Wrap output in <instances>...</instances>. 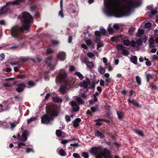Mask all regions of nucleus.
Wrapping results in <instances>:
<instances>
[{"label": "nucleus", "instance_id": "1", "mask_svg": "<svg viewBox=\"0 0 158 158\" xmlns=\"http://www.w3.org/2000/svg\"><path fill=\"white\" fill-rule=\"evenodd\" d=\"M141 3L140 0H105L103 11L108 16H127L131 14V8L139 6Z\"/></svg>", "mask_w": 158, "mask_h": 158}, {"label": "nucleus", "instance_id": "2", "mask_svg": "<svg viewBox=\"0 0 158 158\" xmlns=\"http://www.w3.org/2000/svg\"><path fill=\"white\" fill-rule=\"evenodd\" d=\"M21 20L23 22L22 25L20 27L18 25L14 26L11 30L12 36L18 39L21 38L20 34L22 32L29 29L30 24L32 21L33 18L29 13L25 11L22 13Z\"/></svg>", "mask_w": 158, "mask_h": 158}, {"label": "nucleus", "instance_id": "3", "mask_svg": "<svg viewBox=\"0 0 158 158\" xmlns=\"http://www.w3.org/2000/svg\"><path fill=\"white\" fill-rule=\"evenodd\" d=\"M56 84L57 83H64L65 86H61L59 90L60 92L64 94L66 92V90L68 89V86L70 85L71 82L67 79V75L64 70H61L60 72L56 81Z\"/></svg>", "mask_w": 158, "mask_h": 158}, {"label": "nucleus", "instance_id": "4", "mask_svg": "<svg viewBox=\"0 0 158 158\" xmlns=\"http://www.w3.org/2000/svg\"><path fill=\"white\" fill-rule=\"evenodd\" d=\"M89 152L92 155L95 156L96 158H111L108 150L104 149L103 151L102 149L99 147H93L91 148Z\"/></svg>", "mask_w": 158, "mask_h": 158}, {"label": "nucleus", "instance_id": "5", "mask_svg": "<svg viewBox=\"0 0 158 158\" xmlns=\"http://www.w3.org/2000/svg\"><path fill=\"white\" fill-rule=\"evenodd\" d=\"M58 114V112L56 108H52L49 109L47 114L41 117V122L42 123L48 124L53 120L54 117Z\"/></svg>", "mask_w": 158, "mask_h": 158}, {"label": "nucleus", "instance_id": "6", "mask_svg": "<svg viewBox=\"0 0 158 158\" xmlns=\"http://www.w3.org/2000/svg\"><path fill=\"white\" fill-rule=\"evenodd\" d=\"M69 104L71 106L74 112H76L79 110V107L77 102L75 101H72L70 102Z\"/></svg>", "mask_w": 158, "mask_h": 158}, {"label": "nucleus", "instance_id": "7", "mask_svg": "<svg viewBox=\"0 0 158 158\" xmlns=\"http://www.w3.org/2000/svg\"><path fill=\"white\" fill-rule=\"evenodd\" d=\"M17 86V87L16 89V90L18 93L23 91L24 88L26 87V85L24 83H22L18 84Z\"/></svg>", "mask_w": 158, "mask_h": 158}, {"label": "nucleus", "instance_id": "8", "mask_svg": "<svg viewBox=\"0 0 158 158\" xmlns=\"http://www.w3.org/2000/svg\"><path fill=\"white\" fill-rule=\"evenodd\" d=\"M57 58L61 61H64L66 59V54L65 52H61L57 54Z\"/></svg>", "mask_w": 158, "mask_h": 158}, {"label": "nucleus", "instance_id": "9", "mask_svg": "<svg viewBox=\"0 0 158 158\" xmlns=\"http://www.w3.org/2000/svg\"><path fill=\"white\" fill-rule=\"evenodd\" d=\"M25 0H15L14 1L8 2L6 3L5 6H8L10 5H17L21 2H24Z\"/></svg>", "mask_w": 158, "mask_h": 158}, {"label": "nucleus", "instance_id": "10", "mask_svg": "<svg viewBox=\"0 0 158 158\" xmlns=\"http://www.w3.org/2000/svg\"><path fill=\"white\" fill-rule=\"evenodd\" d=\"M6 6L5 5L0 8V15L5 14L10 11V9L6 7Z\"/></svg>", "mask_w": 158, "mask_h": 158}, {"label": "nucleus", "instance_id": "11", "mask_svg": "<svg viewBox=\"0 0 158 158\" xmlns=\"http://www.w3.org/2000/svg\"><path fill=\"white\" fill-rule=\"evenodd\" d=\"M29 135V132L27 131H24L22 134V136L20 138V140L24 142L26 141L27 139V136Z\"/></svg>", "mask_w": 158, "mask_h": 158}, {"label": "nucleus", "instance_id": "12", "mask_svg": "<svg viewBox=\"0 0 158 158\" xmlns=\"http://www.w3.org/2000/svg\"><path fill=\"white\" fill-rule=\"evenodd\" d=\"M96 43L97 44V49L98 50L99 48L103 46V42L99 39H97L95 41Z\"/></svg>", "mask_w": 158, "mask_h": 158}, {"label": "nucleus", "instance_id": "13", "mask_svg": "<svg viewBox=\"0 0 158 158\" xmlns=\"http://www.w3.org/2000/svg\"><path fill=\"white\" fill-rule=\"evenodd\" d=\"M128 101L131 103H133L134 105H135L137 107H140L141 106L139 105L138 102H136L135 100L132 99H131V98H129L128 99Z\"/></svg>", "mask_w": 158, "mask_h": 158}, {"label": "nucleus", "instance_id": "14", "mask_svg": "<svg viewBox=\"0 0 158 158\" xmlns=\"http://www.w3.org/2000/svg\"><path fill=\"white\" fill-rule=\"evenodd\" d=\"M104 77L106 82L107 83H110L111 78L110 77V74L108 73H105L104 74Z\"/></svg>", "mask_w": 158, "mask_h": 158}, {"label": "nucleus", "instance_id": "15", "mask_svg": "<svg viewBox=\"0 0 158 158\" xmlns=\"http://www.w3.org/2000/svg\"><path fill=\"white\" fill-rule=\"evenodd\" d=\"M90 81L88 79L87 80V82L86 81H84L83 82L82 84L81 85L82 87L85 88H86L88 87L89 85H90Z\"/></svg>", "mask_w": 158, "mask_h": 158}, {"label": "nucleus", "instance_id": "16", "mask_svg": "<svg viewBox=\"0 0 158 158\" xmlns=\"http://www.w3.org/2000/svg\"><path fill=\"white\" fill-rule=\"evenodd\" d=\"M85 41L86 44L88 46H90L92 49L94 48V45L90 40H85Z\"/></svg>", "mask_w": 158, "mask_h": 158}, {"label": "nucleus", "instance_id": "17", "mask_svg": "<svg viewBox=\"0 0 158 158\" xmlns=\"http://www.w3.org/2000/svg\"><path fill=\"white\" fill-rule=\"evenodd\" d=\"M81 119L78 118H76L75 120L73 121V126L74 127H78L79 124V123L81 122Z\"/></svg>", "mask_w": 158, "mask_h": 158}, {"label": "nucleus", "instance_id": "18", "mask_svg": "<svg viewBox=\"0 0 158 158\" xmlns=\"http://www.w3.org/2000/svg\"><path fill=\"white\" fill-rule=\"evenodd\" d=\"M144 33V30L143 29H139L136 34V36L138 37H141Z\"/></svg>", "mask_w": 158, "mask_h": 158}, {"label": "nucleus", "instance_id": "19", "mask_svg": "<svg viewBox=\"0 0 158 158\" xmlns=\"http://www.w3.org/2000/svg\"><path fill=\"white\" fill-rule=\"evenodd\" d=\"M63 0H60V7L61 8V10L59 11V15H60L61 17H64V15H63Z\"/></svg>", "mask_w": 158, "mask_h": 158}, {"label": "nucleus", "instance_id": "20", "mask_svg": "<svg viewBox=\"0 0 158 158\" xmlns=\"http://www.w3.org/2000/svg\"><path fill=\"white\" fill-rule=\"evenodd\" d=\"M53 101L55 102L58 103H61L62 102V99L60 97H53L52 98Z\"/></svg>", "mask_w": 158, "mask_h": 158}, {"label": "nucleus", "instance_id": "21", "mask_svg": "<svg viewBox=\"0 0 158 158\" xmlns=\"http://www.w3.org/2000/svg\"><path fill=\"white\" fill-rule=\"evenodd\" d=\"M102 121L106 122L104 119H98L95 120V122L96 123V125L98 126H101L102 125Z\"/></svg>", "mask_w": 158, "mask_h": 158}, {"label": "nucleus", "instance_id": "22", "mask_svg": "<svg viewBox=\"0 0 158 158\" xmlns=\"http://www.w3.org/2000/svg\"><path fill=\"white\" fill-rule=\"evenodd\" d=\"M75 99L80 104H83L84 103V101L81 98L78 96H75L74 97Z\"/></svg>", "mask_w": 158, "mask_h": 158}, {"label": "nucleus", "instance_id": "23", "mask_svg": "<svg viewBox=\"0 0 158 158\" xmlns=\"http://www.w3.org/2000/svg\"><path fill=\"white\" fill-rule=\"evenodd\" d=\"M98 70L101 74H104L105 72V69L101 66H99L98 68Z\"/></svg>", "mask_w": 158, "mask_h": 158}, {"label": "nucleus", "instance_id": "24", "mask_svg": "<svg viewBox=\"0 0 158 158\" xmlns=\"http://www.w3.org/2000/svg\"><path fill=\"white\" fill-rule=\"evenodd\" d=\"M137 57L136 56H132L130 59V60L133 63L136 64H137Z\"/></svg>", "mask_w": 158, "mask_h": 158}, {"label": "nucleus", "instance_id": "25", "mask_svg": "<svg viewBox=\"0 0 158 158\" xmlns=\"http://www.w3.org/2000/svg\"><path fill=\"white\" fill-rule=\"evenodd\" d=\"M119 37L118 36H115L111 37L110 39V40L112 42L117 43L119 40Z\"/></svg>", "mask_w": 158, "mask_h": 158}, {"label": "nucleus", "instance_id": "26", "mask_svg": "<svg viewBox=\"0 0 158 158\" xmlns=\"http://www.w3.org/2000/svg\"><path fill=\"white\" fill-rule=\"evenodd\" d=\"M135 80L138 85H141V79L140 77L139 76H136Z\"/></svg>", "mask_w": 158, "mask_h": 158}, {"label": "nucleus", "instance_id": "27", "mask_svg": "<svg viewBox=\"0 0 158 158\" xmlns=\"http://www.w3.org/2000/svg\"><path fill=\"white\" fill-rule=\"evenodd\" d=\"M95 135L99 137L100 138H104L105 137L104 135L98 131H96L95 133Z\"/></svg>", "mask_w": 158, "mask_h": 158}, {"label": "nucleus", "instance_id": "28", "mask_svg": "<svg viewBox=\"0 0 158 158\" xmlns=\"http://www.w3.org/2000/svg\"><path fill=\"white\" fill-rule=\"evenodd\" d=\"M75 75L77 76L81 80H83L84 77L80 72H75Z\"/></svg>", "mask_w": 158, "mask_h": 158}, {"label": "nucleus", "instance_id": "29", "mask_svg": "<svg viewBox=\"0 0 158 158\" xmlns=\"http://www.w3.org/2000/svg\"><path fill=\"white\" fill-rule=\"evenodd\" d=\"M86 64L87 66L90 68H92L94 66V64L92 62H84Z\"/></svg>", "mask_w": 158, "mask_h": 158}, {"label": "nucleus", "instance_id": "30", "mask_svg": "<svg viewBox=\"0 0 158 158\" xmlns=\"http://www.w3.org/2000/svg\"><path fill=\"white\" fill-rule=\"evenodd\" d=\"M52 59V56H50L47 57L46 60V63L47 64L48 66L51 65V63Z\"/></svg>", "mask_w": 158, "mask_h": 158}, {"label": "nucleus", "instance_id": "31", "mask_svg": "<svg viewBox=\"0 0 158 158\" xmlns=\"http://www.w3.org/2000/svg\"><path fill=\"white\" fill-rule=\"evenodd\" d=\"M149 46L150 48H152L154 47L153 45L154 40L152 38H150L149 40Z\"/></svg>", "mask_w": 158, "mask_h": 158}, {"label": "nucleus", "instance_id": "32", "mask_svg": "<svg viewBox=\"0 0 158 158\" xmlns=\"http://www.w3.org/2000/svg\"><path fill=\"white\" fill-rule=\"evenodd\" d=\"M27 84L28 85L27 86V87L28 88H30L34 86L35 84L32 81H30L27 82Z\"/></svg>", "mask_w": 158, "mask_h": 158}, {"label": "nucleus", "instance_id": "33", "mask_svg": "<svg viewBox=\"0 0 158 158\" xmlns=\"http://www.w3.org/2000/svg\"><path fill=\"white\" fill-rule=\"evenodd\" d=\"M88 56L91 59H95V56L94 54L91 52H89L87 54Z\"/></svg>", "mask_w": 158, "mask_h": 158}, {"label": "nucleus", "instance_id": "34", "mask_svg": "<svg viewBox=\"0 0 158 158\" xmlns=\"http://www.w3.org/2000/svg\"><path fill=\"white\" fill-rule=\"evenodd\" d=\"M81 156L84 158H89V155L88 153L86 152H83L81 153Z\"/></svg>", "mask_w": 158, "mask_h": 158}, {"label": "nucleus", "instance_id": "35", "mask_svg": "<svg viewBox=\"0 0 158 158\" xmlns=\"http://www.w3.org/2000/svg\"><path fill=\"white\" fill-rule=\"evenodd\" d=\"M60 155L62 156H66V153L65 151L62 149H61L59 152Z\"/></svg>", "mask_w": 158, "mask_h": 158}, {"label": "nucleus", "instance_id": "36", "mask_svg": "<svg viewBox=\"0 0 158 158\" xmlns=\"http://www.w3.org/2000/svg\"><path fill=\"white\" fill-rule=\"evenodd\" d=\"M109 27H108V31L110 33H112L114 32V30L113 27H111V25L110 24Z\"/></svg>", "mask_w": 158, "mask_h": 158}, {"label": "nucleus", "instance_id": "37", "mask_svg": "<svg viewBox=\"0 0 158 158\" xmlns=\"http://www.w3.org/2000/svg\"><path fill=\"white\" fill-rule=\"evenodd\" d=\"M122 54L124 56H127L129 54V52L125 49H123L122 50Z\"/></svg>", "mask_w": 158, "mask_h": 158}, {"label": "nucleus", "instance_id": "38", "mask_svg": "<svg viewBox=\"0 0 158 158\" xmlns=\"http://www.w3.org/2000/svg\"><path fill=\"white\" fill-rule=\"evenodd\" d=\"M36 119V117H32L27 120V122L28 123H29L35 120Z\"/></svg>", "mask_w": 158, "mask_h": 158}, {"label": "nucleus", "instance_id": "39", "mask_svg": "<svg viewBox=\"0 0 158 158\" xmlns=\"http://www.w3.org/2000/svg\"><path fill=\"white\" fill-rule=\"evenodd\" d=\"M62 132L61 131L57 130L56 131V134L57 137H60L62 136Z\"/></svg>", "mask_w": 158, "mask_h": 158}, {"label": "nucleus", "instance_id": "40", "mask_svg": "<svg viewBox=\"0 0 158 158\" xmlns=\"http://www.w3.org/2000/svg\"><path fill=\"white\" fill-rule=\"evenodd\" d=\"M117 49L118 50H123V46L122 44H118L116 46Z\"/></svg>", "mask_w": 158, "mask_h": 158}, {"label": "nucleus", "instance_id": "41", "mask_svg": "<svg viewBox=\"0 0 158 158\" xmlns=\"http://www.w3.org/2000/svg\"><path fill=\"white\" fill-rule=\"evenodd\" d=\"M135 132L137 134L139 135H140L141 136H143V132L140 130L138 129H136L135 130Z\"/></svg>", "mask_w": 158, "mask_h": 158}, {"label": "nucleus", "instance_id": "42", "mask_svg": "<svg viewBox=\"0 0 158 158\" xmlns=\"http://www.w3.org/2000/svg\"><path fill=\"white\" fill-rule=\"evenodd\" d=\"M19 45L14 46L9 48V49L11 50H15L19 48Z\"/></svg>", "mask_w": 158, "mask_h": 158}, {"label": "nucleus", "instance_id": "43", "mask_svg": "<svg viewBox=\"0 0 158 158\" xmlns=\"http://www.w3.org/2000/svg\"><path fill=\"white\" fill-rule=\"evenodd\" d=\"M95 35L98 37H100L102 36V34L100 32L98 31H95Z\"/></svg>", "mask_w": 158, "mask_h": 158}, {"label": "nucleus", "instance_id": "44", "mask_svg": "<svg viewBox=\"0 0 158 158\" xmlns=\"http://www.w3.org/2000/svg\"><path fill=\"white\" fill-rule=\"evenodd\" d=\"M157 14V12L156 10H152L151 11V13L149 14L148 16L149 17H151L152 15Z\"/></svg>", "mask_w": 158, "mask_h": 158}, {"label": "nucleus", "instance_id": "45", "mask_svg": "<svg viewBox=\"0 0 158 158\" xmlns=\"http://www.w3.org/2000/svg\"><path fill=\"white\" fill-rule=\"evenodd\" d=\"M123 43L124 45L127 46H128L130 45V42L129 40H126L123 41Z\"/></svg>", "mask_w": 158, "mask_h": 158}, {"label": "nucleus", "instance_id": "46", "mask_svg": "<svg viewBox=\"0 0 158 158\" xmlns=\"http://www.w3.org/2000/svg\"><path fill=\"white\" fill-rule=\"evenodd\" d=\"M146 78H147L148 81L150 79L153 78L152 75L150 73H148L147 74Z\"/></svg>", "mask_w": 158, "mask_h": 158}, {"label": "nucleus", "instance_id": "47", "mask_svg": "<svg viewBox=\"0 0 158 158\" xmlns=\"http://www.w3.org/2000/svg\"><path fill=\"white\" fill-rule=\"evenodd\" d=\"M117 114L118 115V118L120 119H122L123 118V115L122 113L120 112H118L117 111Z\"/></svg>", "mask_w": 158, "mask_h": 158}, {"label": "nucleus", "instance_id": "48", "mask_svg": "<svg viewBox=\"0 0 158 158\" xmlns=\"http://www.w3.org/2000/svg\"><path fill=\"white\" fill-rule=\"evenodd\" d=\"M151 23L149 22L146 23L145 25V28H149L151 27Z\"/></svg>", "mask_w": 158, "mask_h": 158}, {"label": "nucleus", "instance_id": "49", "mask_svg": "<svg viewBox=\"0 0 158 158\" xmlns=\"http://www.w3.org/2000/svg\"><path fill=\"white\" fill-rule=\"evenodd\" d=\"M100 31L101 32L103 35H105L106 33V30L103 28H100Z\"/></svg>", "mask_w": 158, "mask_h": 158}, {"label": "nucleus", "instance_id": "50", "mask_svg": "<svg viewBox=\"0 0 158 158\" xmlns=\"http://www.w3.org/2000/svg\"><path fill=\"white\" fill-rule=\"evenodd\" d=\"M36 59H37V61L38 62V63H40L43 60L41 58V57L40 56H36Z\"/></svg>", "mask_w": 158, "mask_h": 158}, {"label": "nucleus", "instance_id": "51", "mask_svg": "<svg viewBox=\"0 0 158 158\" xmlns=\"http://www.w3.org/2000/svg\"><path fill=\"white\" fill-rule=\"evenodd\" d=\"M136 43V44H137L138 45L140 46L142 44V41L141 40L138 39L137 40Z\"/></svg>", "mask_w": 158, "mask_h": 158}, {"label": "nucleus", "instance_id": "52", "mask_svg": "<svg viewBox=\"0 0 158 158\" xmlns=\"http://www.w3.org/2000/svg\"><path fill=\"white\" fill-rule=\"evenodd\" d=\"M52 44L54 45H57L60 43V42L56 40H52Z\"/></svg>", "mask_w": 158, "mask_h": 158}, {"label": "nucleus", "instance_id": "53", "mask_svg": "<svg viewBox=\"0 0 158 158\" xmlns=\"http://www.w3.org/2000/svg\"><path fill=\"white\" fill-rule=\"evenodd\" d=\"M25 146V144L24 143L22 142H19L18 144V148H19L22 147V146Z\"/></svg>", "mask_w": 158, "mask_h": 158}, {"label": "nucleus", "instance_id": "54", "mask_svg": "<svg viewBox=\"0 0 158 158\" xmlns=\"http://www.w3.org/2000/svg\"><path fill=\"white\" fill-rule=\"evenodd\" d=\"M53 52V50L52 49L50 48H48L47 49L46 51V53L50 54L52 53Z\"/></svg>", "mask_w": 158, "mask_h": 158}, {"label": "nucleus", "instance_id": "55", "mask_svg": "<svg viewBox=\"0 0 158 158\" xmlns=\"http://www.w3.org/2000/svg\"><path fill=\"white\" fill-rule=\"evenodd\" d=\"M73 156L75 158H81L79 154L77 153H74L73 155Z\"/></svg>", "mask_w": 158, "mask_h": 158}, {"label": "nucleus", "instance_id": "56", "mask_svg": "<svg viewBox=\"0 0 158 158\" xmlns=\"http://www.w3.org/2000/svg\"><path fill=\"white\" fill-rule=\"evenodd\" d=\"M113 27L114 28V29L118 30L119 29V27L118 24L115 23L113 26Z\"/></svg>", "mask_w": 158, "mask_h": 158}, {"label": "nucleus", "instance_id": "57", "mask_svg": "<svg viewBox=\"0 0 158 158\" xmlns=\"http://www.w3.org/2000/svg\"><path fill=\"white\" fill-rule=\"evenodd\" d=\"M130 44L132 47H135L136 46V43L134 41H132L130 43Z\"/></svg>", "mask_w": 158, "mask_h": 158}, {"label": "nucleus", "instance_id": "58", "mask_svg": "<svg viewBox=\"0 0 158 158\" xmlns=\"http://www.w3.org/2000/svg\"><path fill=\"white\" fill-rule=\"evenodd\" d=\"M5 58V55L3 53L0 54V61H2Z\"/></svg>", "mask_w": 158, "mask_h": 158}, {"label": "nucleus", "instance_id": "59", "mask_svg": "<svg viewBox=\"0 0 158 158\" xmlns=\"http://www.w3.org/2000/svg\"><path fill=\"white\" fill-rule=\"evenodd\" d=\"M103 63L105 64V65L106 66L107 65V58H106V57H103Z\"/></svg>", "mask_w": 158, "mask_h": 158}, {"label": "nucleus", "instance_id": "60", "mask_svg": "<svg viewBox=\"0 0 158 158\" xmlns=\"http://www.w3.org/2000/svg\"><path fill=\"white\" fill-rule=\"evenodd\" d=\"M65 118L66 121L69 122L71 120L70 117L68 115H66Z\"/></svg>", "mask_w": 158, "mask_h": 158}, {"label": "nucleus", "instance_id": "61", "mask_svg": "<svg viewBox=\"0 0 158 158\" xmlns=\"http://www.w3.org/2000/svg\"><path fill=\"white\" fill-rule=\"evenodd\" d=\"M69 142V140H68L67 139H65L64 140H62L61 142V143L62 144H64L65 143H68Z\"/></svg>", "mask_w": 158, "mask_h": 158}, {"label": "nucleus", "instance_id": "62", "mask_svg": "<svg viewBox=\"0 0 158 158\" xmlns=\"http://www.w3.org/2000/svg\"><path fill=\"white\" fill-rule=\"evenodd\" d=\"M75 68L74 66H70V68L69 69V70L70 71H73L74 70H75Z\"/></svg>", "mask_w": 158, "mask_h": 158}, {"label": "nucleus", "instance_id": "63", "mask_svg": "<svg viewBox=\"0 0 158 158\" xmlns=\"http://www.w3.org/2000/svg\"><path fill=\"white\" fill-rule=\"evenodd\" d=\"M105 81L102 80H101L100 82V85L102 86H104Z\"/></svg>", "mask_w": 158, "mask_h": 158}, {"label": "nucleus", "instance_id": "64", "mask_svg": "<svg viewBox=\"0 0 158 158\" xmlns=\"http://www.w3.org/2000/svg\"><path fill=\"white\" fill-rule=\"evenodd\" d=\"M33 151V149L32 148H27L26 150V152L27 153L29 152H32Z\"/></svg>", "mask_w": 158, "mask_h": 158}]
</instances>
